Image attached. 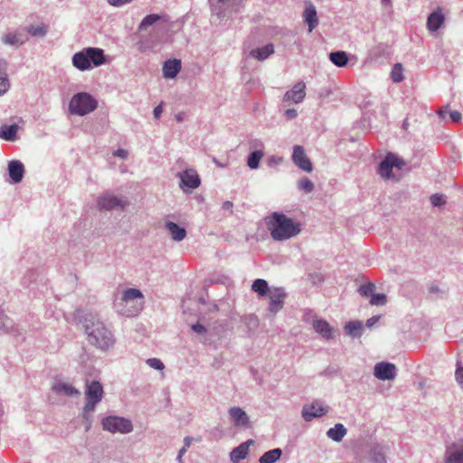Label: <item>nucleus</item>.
<instances>
[{
  "label": "nucleus",
  "instance_id": "nucleus-1",
  "mask_svg": "<svg viewBox=\"0 0 463 463\" xmlns=\"http://www.w3.org/2000/svg\"><path fill=\"white\" fill-rule=\"evenodd\" d=\"M79 322L82 324L90 345L101 350H109L115 344V337L97 315L83 310L77 311Z\"/></svg>",
  "mask_w": 463,
  "mask_h": 463
},
{
  "label": "nucleus",
  "instance_id": "nucleus-2",
  "mask_svg": "<svg viewBox=\"0 0 463 463\" xmlns=\"http://www.w3.org/2000/svg\"><path fill=\"white\" fill-rule=\"evenodd\" d=\"M265 224L274 241H283L296 237L301 232L298 222L288 217L283 213L274 212L265 217Z\"/></svg>",
  "mask_w": 463,
  "mask_h": 463
},
{
  "label": "nucleus",
  "instance_id": "nucleus-3",
  "mask_svg": "<svg viewBox=\"0 0 463 463\" xmlns=\"http://www.w3.org/2000/svg\"><path fill=\"white\" fill-rule=\"evenodd\" d=\"M106 62L102 49L95 47L84 48L72 56V64L78 70L84 71L92 67H99Z\"/></svg>",
  "mask_w": 463,
  "mask_h": 463
},
{
  "label": "nucleus",
  "instance_id": "nucleus-4",
  "mask_svg": "<svg viewBox=\"0 0 463 463\" xmlns=\"http://www.w3.org/2000/svg\"><path fill=\"white\" fill-rule=\"evenodd\" d=\"M103 394V386L99 381L86 383L85 395L87 402L83 408V418L87 421L90 422L91 413L94 411L97 404L101 402Z\"/></svg>",
  "mask_w": 463,
  "mask_h": 463
},
{
  "label": "nucleus",
  "instance_id": "nucleus-5",
  "mask_svg": "<svg viewBox=\"0 0 463 463\" xmlns=\"http://www.w3.org/2000/svg\"><path fill=\"white\" fill-rule=\"evenodd\" d=\"M97 105V100L90 94L79 92L71 98L69 109L73 115L84 116L94 111Z\"/></svg>",
  "mask_w": 463,
  "mask_h": 463
},
{
  "label": "nucleus",
  "instance_id": "nucleus-6",
  "mask_svg": "<svg viewBox=\"0 0 463 463\" xmlns=\"http://www.w3.org/2000/svg\"><path fill=\"white\" fill-rule=\"evenodd\" d=\"M102 428L111 433L128 434L133 430L130 420L119 416H108L102 420Z\"/></svg>",
  "mask_w": 463,
  "mask_h": 463
},
{
  "label": "nucleus",
  "instance_id": "nucleus-7",
  "mask_svg": "<svg viewBox=\"0 0 463 463\" xmlns=\"http://www.w3.org/2000/svg\"><path fill=\"white\" fill-rule=\"evenodd\" d=\"M143 298L142 292L137 288H128L123 291L120 298H116L113 301V309L120 316L131 317V313L124 312L121 308L122 302H128L129 305H133L135 299H140Z\"/></svg>",
  "mask_w": 463,
  "mask_h": 463
},
{
  "label": "nucleus",
  "instance_id": "nucleus-8",
  "mask_svg": "<svg viewBox=\"0 0 463 463\" xmlns=\"http://www.w3.org/2000/svg\"><path fill=\"white\" fill-rule=\"evenodd\" d=\"M97 204L99 209L101 211H112L116 209L124 210L128 205V201L122 200L121 198L109 193H106L98 198Z\"/></svg>",
  "mask_w": 463,
  "mask_h": 463
},
{
  "label": "nucleus",
  "instance_id": "nucleus-9",
  "mask_svg": "<svg viewBox=\"0 0 463 463\" xmlns=\"http://www.w3.org/2000/svg\"><path fill=\"white\" fill-rule=\"evenodd\" d=\"M230 420L235 428L248 430L251 428V422L247 412L241 407H231L228 411Z\"/></svg>",
  "mask_w": 463,
  "mask_h": 463
},
{
  "label": "nucleus",
  "instance_id": "nucleus-10",
  "mask_svg": "<svg viewBox=\"0 0 463 463\" xmlns=\"http://www.w3.org/2000/svg\"><path fill=\"white\" fill-rule=\"evenodd\" d=\"M269 298V311L276 314L283 308L287 293L283 288H271L267 295Z\"/></svg>",
  "mask_w": 463,
  "mask_h": 463
},
{
  "label": "nucleus",
  "instance_id": "nucleus-11",
  "mask_svg": "<svg viewBox=\"0 0 463 463\" xmlns=\"http://www.w3.org/2000/svg\"><path fill=\"white\" fill-rule=\"evenodd\" d=\"M328 412V408L324 406L319 401L312 402L310 405H305L301 415L306 421H311L315 418H319Z\"/></svg>",
  "mask_w": 463,
  "mask_h": 463
},
{
  "label": "nucleus",
  "instance_id": "nucleus-12",
  "mask_svg": "<svg viewBox=\"0 0 463 463\" xmlns=\"http://www.w3.org/2000/svg\"><path fill=\"white\" fill-rule=\"evenodd\" d=\"M177 176L180 179V187L184 190V187L188 189H196L201 184V179L197 172L189 168L183 172H179Z\"/></svg>",
  "mask_w": 463,
  "mask_h": 463
},
{
  "label": "nucleus",
  "instance_id": "nucleus-13",
  "mask_svg": "<svg viewBox=\"0 0 463 463\" xmlns=\"http://www.w3.org/2000/svg\"><path fill=\"white\" fill-rule=\"evenodd\" d=\"M293 163L301 170L310 173L313 171V165L309 158L306 156L303 146L296 145L293 147Z\"/></svg>",
  "mask_w": 463,
  "mask_h": 463
},
{
  "label": "nucleus",
  "instance_id": "nucleus-14",
  "mask_svg": "<svg viewBox=\"0 0 463 463\" xmlns=\"http://www.w3.org/2000/svg\"><path fill=\"white\" fill-rule=\"evenodd\" d=\"M397 368L395 364L388 362H381L374 366V376L382 381L393 380L396 376Z\"/></svg>",
  "mask_w": 463,
  "mask_h": 463
},
{
  "label": "nucleus",
  "instance_id": "nucleus-15",
  "mask_svg": "<svg viewBox=\"0 0 463 463\" xmlns=\"http://www.w3.org/2000/svg\"><path fill=\"white\" fill-rule=\"evenodd\" d=\"M389 448L382 443L370 445L367 456L371 463H387L386 454Z\"/></svg>",
  "mask_w": 463,
  "mask_h": 463
},
{
  "label": "nucleus",
  "instance_id": "nucleus-16",
  "mask_svg": "<svg viewBox=\"0 0 463 463\" xmlns=\"http://www.w3.org/2000/svg\"><path fill=\"white\" fill-rule=\"evenodd\" d=\"M306 84L303 81L297 82L291 90H288L283 97L284 102H301L306 96Z\"/></svg>",
  "mask_w": 463,
  "mask_h": 463
},
{
  "label": "nucleus",
  "instance_id": "nucleus-17",
  "mask_svg": "<svg viewBox=\"0 0 463 463\" xmlns=\"http://www.w3.org/2000/svg\"><path fill=\"white\" fill-rule=\"evenodd\" d=\"M2 40L5 44L17 48L24 43L28 40V37L24 31L18 30L5 34Z\"/></svg>",
  "mask_w": 463,
  "mask_h": 463
},
{
  "label": "nucleus",
  "instance_id": "nucleus-18",
  "mask_svg": "<svg viewBox=\"0 0 463 463\" xmlns=\"http://www.w3.org/2000/svg\"><path fill=\"white\" fill-rule=\"evenodd\" d=\"M8 174L14 184L23 180L24 175V164L19 160H12L8 163Z\"/></svg>",
  "mask_w": 463,
  "mask_h": 463
},
{
  "label": "nucleus",
  "instance_id": "nucleus-19",
  "mask_svg": "<svg viewBox=\"0 0 463 463\" xmlns=\"http://www.w3.org/2000/svg\"><path fill=\"white\" fill-rule=\"evenodd\" d=\"M395 161L394 155L389 153L379 164L378 174L383 179H390L392 176V168Z\"/></svg>",
  "mask_w": 463,
  "mask_h": 463
},
{
  "label": "nucleus",
  "instance_id": "nucleus-20",
  "mask_svg": "<svg viewBox=\"0 0 463 463\" xmlns=\"http://www.w3.org/2000/svg\"><path fill=\"white\" fill-rule=\"evenodd\" d=\"M182 68L181 61L178 59L167 60L163 64V75L165 79H174L180 72Z\"/></svg>",
  "mask_w": 463,
  "mask_h": 463
},
{
  "label": "nucleus",
  "instance_id": "nucleus-21",
  "mask_svg": "<svg viewBox=\"0 0 463 463\" xmlns=\"http://www.w3.org/2000/svg\"><path fill=\"white\" fill-rule=\"evenodd\" d=\"M304 22L308 26V32L311 33L318 24V18L316 7L309 3L303 13Z\"/></svg>",
  "mask_w": 463,
  "mask_h": 463
},
{
  "label": "nucleus",
  "instance_id": "nucleus-22",
  "mask_svg": "<svg viewBox=\"0 0 463 463\" xmlns=\"http://www.w3.org/2000/svg\"><path fill=\"white\" fill-rule=\"evenodd\" d=\"M314 330L326 340L334 338L333 328L325 319H315L313 321Z\"/></svg>",
  "mask_w": 463,
  "mask_h": 463
},
{
  "label": "nucleus",
  "instance_id": "nucleus-23",
  "mask_svg": "<svg viewBox=\"0 0 463 463\" xmlns=\"http://www.w3.org/2000/svg\"><path fill=\"white\" fill-rule=\"evenodd\" d=\"M447 463H463V445L452 444L446 451Z\"/></svg>",
  "mask_w": 463,
  "mask_h": 463
},
{
  "label": "nucleus",
  "instance_id": "nucleus-24",
  "mask_svg": "<svg viewBox=\"0 0 463 463\" xmlns=\"http://www.w3.org/2000/svg\"><path fill=\"white\" fill-rule=\"evenodd\" d=\"M445 17L440 10L432 12L427 19V28L430 32H437L444 24Z\"/></svg>",
  "mask_w": 463,
  "mask_h": 463
},
{
  "label": "nucleus",
  "instance_id": "nucleus-25",
  "mask_svg": "<svg viewBox=\"0 0 463 463\" xmlns=\"http://www.w3.org/2000/svg\"><path fill=\"white\" fill-rule=\"evenodd\" d=\"M165 229L168 231V232L171 235V238L175 241H183L186 236V231L184 228L179 226L174 222H165Z\"/></svg>",
  "mask_w": 463,
  "mask_h": 463
},
{
  "label": "nucleus",
  "instance_id": "nucleus-26",
  "mask_svg": "<svg viewBox=\"0 0 463 463\" xmlns=\"http://www.w3.org/2000/svg\"><path fill=\"white\" fill-rule=\"evenodd\" d=\"M10 88V81L7 75V62L0 58V97L3 96Z\"/></svg>",
  "mask_w": 463,
  "mask_h": 463
},
{
  "label": "nucleus",
  "instance_id": "nucleus-27",
  "mask_svg": "<svg viewBox=\"0 0 463 463\" xmlns=\"http://www.w3.org/2000/svg\"><path fill=\"white\" fill-rule=\"evenodd\" d=\"M345 332L351 337H360L364 331V326L362 321L353 320L349 321L345 325Z\"/></svg>",
  "mask_w": 463,
  "mask_h": 463
},
{
  "label": "nucleus",
  "instance_id": "nucleus-28",
  "mask_svg": "<svg viewBox=\"0 0 463 463\" xmlns=\"http://www.w3.org/2000/svg\"><path fill=\"white\" fill-rule=\"evenodd\" d=\"M274 52V46L271 43L266 44L261 48L252 49L250 52V56L258 60L264 61Z\"/></svg>",
  "mask_w": 463,
  "mask_h": 463
},
{
  "label": "nucleus",
  "instance_id": "nucleus-29",
  "mask_svg": "<svg viewBox=\"0 0 463 463\" xmlns=\"http://www.w3.org/2000/svg\"><path fill=\"white\" fill-rule=\"evenodd\" d=\"M347 430L342 423H336L326 431V436L335 442H340L346 435Z\"/></svg>",
  "mask_w": 463,
  "mask_h": 463
},
{
  "label": "nucleus",
  "instance_id": "nucleus-30",
  "mask_svg": "<svg viewBox=\"0 0 463 463\" xmlns=\"http://www.w3.org/2000/svg\"><path fill=\"white\" fill-rule=\"evenodd\" d=\"M135 46L139 52L143 53L152 50L155 47V43L151 36L140 34Z\"/></svg>",
  "mask_w": 463,
  "mask_h": 463
},
{
  "label": "nucleus",
  "instance_id": "nucleus-31",
  "mask_svg": "<svg viewBox=\"0 0 463 463\" xmlns=\"http://www.w3.org/2000/svg\"><path fill=\"white\" fill-rule=\"evenodd\" d=\"M330 61L336 67L343 68L348 62V55L344 51H335L329 53Z\"/></svg>",
  "mask_w": 463,
  "mask_h": 463
},
{
  "label": "nucleus",
  "instance_id": "nucleus-32",
  "mask_svg": "<svg viewBox=\"0 0 463 463\" xmlns=\"http://www.w3.org/2000/svg\"><path fill=\"white\" fill-rule=\"evenodd\" d=\"M52 390L57 393H62L66 396L73 397L80 395V392L73 386L64 383H57L52 386Z\"/></svg>",
  "mask_w": 463,
  "mask_h": 463
},
{
  "label": "nucleus",
  "instance_id": "nucleus-33",
  "mask_svg": "<svg viewBox=\"0 0 463 463\" xmlns=\"http://www.w3.org/2000/svg\"><path fill=\"white\" fill-rule=\"evenodd\" d=\"M18 126L15 124L5 125L0 128V138L14 141L16 138Z\"/></svg>",
  "mask_w": 463,
  "mask_h": 463
},
{
  "label": "nucleus",
  "instance_id": "nucleus-34",
  "mask_svg": "<svg viewBox=\"0 0 463 463\" xmlns=\"http://www.w3.org/2000/svg\"><path fill=\"white\" fill-rule=\"evenodd\" d=\"M282 456V449L276 448L265 452L260 458L259 463H275Z\"/></svg>",
  "mask_w": 463,
  "mask_h": 463
},
{
  "label": "nucleus",
  "instance_id": "nucleus-35",
  "mask_svg": "<svg viewBox=\"0 0 463 463\" xmlns=\"http://www.w3.org/2000/svg\"><path fill=\"white\" fill-rule=\"evenodd\" d=\"M251 289L259 296L264 297L270 292L271 288L269 287L267 280L263 279H257L252 282Z\"/></svg>",
  "mask_w": 463,
  "mask_h": 463
},
{
  "label": "nucleus",
  "instance_id": "nucleus-36",
  "mask_svg": "<svg viewBox=\"0 0 463 463\" xmlns=\"http://www.w3.org/2000/svg\"><path fill=\"white\" fill-rule=\"evenodd\" d=\"M248 453L246 443H241L232 450L230 457L232 461L238 463L240 460L244 459Z\"/></svg>",
  "mask_w": 463,
  "mask_h": 463
},
{
  "label": "nucleus",
  "instance_id": "nucleus-37",
  "mask_svg": "<svg viewBox=\"0 0 463 463\" xmlns=\"http://www.w3.org/2000/svg\"><path fill=\"white\" fill-rule=\"evenodd\" d=\"M264 153L261 150H254L248 156L247 165L250 169H257L260 166V162L263 157Z\"/></svg>",
  "mask_w": 463,
  "mask_h": 463
},
{
  "label": "nucleus",
  "instance_id": "nucleus-38",
  "mask_svg": "<svg viewBox=\"0 0 463 463\" xmlns=\"http://www.w3.org/2000/svg\"><path fill=\"white\" fill-rule=\"evenodd\" d=\"M161 19H162V16L157 14H151L146 15L138 25V31L142 32V31L146 30V28L155 24L156 22L160 21Z\"/></svg>",
  "mask_w": 463,
  "mask_h": 463
},
{
  "label": "nucleus",
  "instance_id": "nucleus-39",
  "mask_svg": "<svg viewBox=\"0 0 463 463\" xmlns=\"http://www.w3.org/2000/svg\"><path fill=\"white\" fill-rule=\"evenodd\" d=\"M25 31L33 37H43L47 33V28L43 24L29 25L25 28Z\"/></svg>",
  "mask_w": 463,
  "mask_h": 463
},
{
  "label": "nucleus",
  "instance_id": "nucleus-40",
  "mask_svg": "<svg viewBox=\"0 0 463 463\" xmlns=\"http://www.w3.org/2000/svg\"><path fill=\"white\" fill-rule=\"evenodd\" d=\"M449 107V105H447L445 108L443 109H440L439 111H438V114L439 116L441 118H446V115L449 114V118L450 119L453 121V122H459L460 119H461V114L460 112L457 111V110H454V111H448L447 110V108Z\"/></svg>",
  "mask_w": 463,
  "mask_h": 463
},
{
  "label": "nucleus",
  "instance_id": "nucleus-41",
  "mask_svg": "<svg viewBox=\"0 0 463 463\" xmlns=\"http://www.w3.org/2000/svg\"><path fill=\"white\" fill-rule=\"evenodd\" d=\"M402 72H403L402 65L401 63L394 64V66L392 70V72H391V77H392V81L395 83H399V82L402 81V80L404 79Z\"/></svg>",
  "mask_w": 463,
  "mask_h": 463
},
{
  "label": "nucleus",
  "instance_id": "nucleus-42",
  "mask_svg": "<svg viewBox=\"0 0 463 463\" xmlns=\"http://www.w3.org/2000/svg\"><path fill=\"white\" fill-rule=\"evenodd\" d=\"M298 187L300 191H303L306 194H309L314 190L315 186L313 182L309 178L303 177L298 181Z\"/></svg>",
  "mask_w": 463,
  "mask_h": 463
},
{
  "label": "nucleus",
  "instance_id": "nucleus-43",
  "mask_svg": "<svg viewBox=\"0 0 463 463\" xmlns=\"http://www.w3.org/2000/svg\"><path fill=\"white\" fill-rule=\"evenodd\" d=\"M374 289H375V285L372 282H367L359 287L358 292L363 297H369V296L372 297Z\"/></svg>",
  "mask_w": 463,
  "mask_h": 463
},
{
  "label": "nucleus",
  "instance_id": "nucleus-44",
  "mask_svg": "<svg viewBox=\"0 0 463 463\" xmlns=\"http://www.w3.org/2000/svg\"><path fill=\"white\" fill-rule=\"evenodd\" d=\"M387 302L386 295L383 293H373L370 299L372 306H383Z\"/></svg>",
  "mask_w": 463,
  "mask_h": 463
},
{
  "label": "nucleus",
  "instance_id": "nucleus-45",
  "mask_svg": "<svg viewBox=\"0 0 463 463\" xmlns=\"http://www.w3.org/2000/svg\"><path fill=\"white\" fill-rule=\"evenodd\" d=\"M455 379L463 391V364L460 360L456 363Z\"/></svg>",
  "mask_w": 463,
  "mask_h": 463
},
{
  "label": "nucleus",
  "instance_id": "nucleus-46",
  "mask_svg": "<svg viewBox=\"0 0 463 463\" xmlns=\"http://www.w3.org/2000/svg\"><path fill=\"white\" fill-rule=\"evenodd\" d=\"M431 204L434 207L442 206L446 203V198L443 194H434L430 198Z\"/></svg>",
  "mask_w": 463,
  "mask_h": 463
},
{
  "label": "nucleus",
  "instance_id": "nucleus-47",
  "mask_svg": "<svg viewBox=\"0 0 463 463\" xmlns=\"http://www.w3.org/2000/svg\"><path fill=\"white\" fill-rule=\"evenodd\" d=\"M121 308L125 312L131 313V317H135L137 315L139 308L137 307L135 305H129L128 302H122Z\"/></svg>",
  "mask_w": 463,
  "mask_h": 463
},
{
  "label": "nucleus",
  "instance_id": "nucleus-48",
  "mask_svg": "<svg viewBox=\"0 0 463 463\" xmlns=\"http://www.w3.org/2000/svg\"><path fill=\"white\" fill-rule=\"evenodd\" d=\"M146 363L151 368L156 370H163L165 368L163 362L157 358H150Z\"/></svg>",
  "mask_w": 463,
  "mask_h": 463
},
{
  "label": "nucleus",
  "instance_id": "nucleus-49",
  "mask_svg": "<svg viewBox=\"0 0 463 463\" xmlns=\"http://www.w3.org/2000/svg\"><path fill=\"white\" fill-rule=\"evenodd\" d=\"M191 328H192V330L194 333H196L198 335H203V334H205L207 332L206 327L203 325H202V324H200L198 322L194 324V325H192Z\"/></svg>",
  "mask_w": 463,
  "mask_h": 463
},
{
  "label": "nucleus",
  "instance_id": "nucleus-50",
  "mask_svg": "<svg viewBox=\"0 0 463 463\" xmlns=\"http://www.w3.org/2000/svg\"><path fill=\"white\" fill-rule=\"evenodd\" d=\"M131 1L132 0H108V3L112 6L119 7L130 3Z\"/></svg>",
  "mask_w": 463,
  "mask_h": 463
},
{
  "label": "nucleus",
  "instance_id": "nucleus-51",
  "mask_svg": "<svg viewBox=\"0 0 463 463\" xmlns=\"http://www.w3.org/2000/svg\"><path fill=\"white\" fill-rule=\"evenodd\" d=\"M381 318V316H373L372 317L368 318L366 320V326L367 327H373Z\"/></svg>",
  "mask_w": 463,
  "mask_h": 463
},
{
  "label": "nucleus",
  "instance_id": "nucleus-52",
  "mask_svg": "<svg viewBox=\"0 0 463 463\" xmlns=\"http://www.w3.org/2000/svg\"><path fill=\"white\" fill-rule=\"evenodd\" d=\"M285 117L288 118V119H294L297 118L298 116V112L295 109H288L285 111Z\"/></svg>",
  "mask_w": 463,
  "mask_h": 463
},
{
  "label": "nucleus",
  "instance_id": "nucleus-53",
  "mask_svg": "<svg viewBox=\"0 0 463 463\" xmlns=\"http://www.w3.org/2000/svg\"><path fill=\"white\" fill-rule=\"evenodd\" d=\"M282 162V157L272 156L269 158L268 164L269 166L279 165Z\"/></svg>",
  "mask_w": 463,
  "mask_h": 463
},
{
  "label": "nucleus",
  "instance_id": "nucleus-54",
  "mask_svg": "<svg viewBox=\"0 0 463 463\" xmlns=\"http://www.w3.org/2000/svg\"><path fill=\"white\" fill-rule=\"evenodd\" d=\"M213 162L214 163V165L218 167H221V168H225L228 166V161L225 160V161H220L218 160L216 157H213Z\"/></svg>",
  "mask_w": 463,
  "mask_h": 463
},
{
  "label": "nucleus",
  "instance_id": "nucleus-55",
  "mask_svg": "<svg viewBox=\"0 0 463 463\" xmlns=\"http://www.w3.org/2000/svg\"><path fill=\"white\" fill-rule=\"evenodd\" d=\"M394 159L396 160L394 162L393 167H396L398 169H402L405 165V161L402 158H399L394 156Z\"/></svg>",
  "mask_w": 463,
  "mask_h": 463
},
{
  "label": "nucleus",
  "instance_id": "nucleus-56",
  "mask_svg": "<svg viewBox=\"0 0 463 463\" xmlns=\"http://www.w3.org/2000/svg\"><path fill=\"white\" fill-rule=\"evenodd\" d=\"M222 210L228 211L232 213L233 203L231 201H225L222 206Z\"/></svg>",
  "mask_w": 463,
  "mask_h": 463
},
{
  "label": "nucleus",
  "instance_id": "nucleus-57",
  "mask_svg": "<svg viewBox=\"0 0 463 463\" xmlns=\"http://www.w3.org/2000/svg\"><path fill=\"white\" fill-rule=\"evenodd\" d=\"M114 156L126 158L128 156V152L125 149L118 148L114 152Z\"/></svg>",
  "mask_w": 463,
  "mask_h": 463
},
{
  "label": "nucleus",
  "instance_id": "nucleus-58",
  "mask_svg": "<svg viewBox=\"0 0 463 463\" xmlns=\"http://www.w3.org/2000/svg\"><path fill=\"white\" fill-rule=\"evenodd\" d=\"M163 112L162 105H158L154 109L153 114L156 118H159Z\"/></svg>",
  "mask_w": 463,
  "mask_h": 463
},
{
  "label": "nucleus",
  "instance_id": "nucleus-59",
  "mask_svg": "<svg viewBox=\"0 0 463 463\" xmlns=\"http://www.w3.org/2000/svg\"><path fill=\"white\" fill-rule=\"evenodd\" d=\"M248 320H249V322H248L249 325H253L254 326H257L259 324L258 318L255 316H252V315L249 316Z\"/></svg>",
  "mask_w": 463,
  "mask_h": 463
},
{
  "label": "nucleus",
  "instance_id": "nucleus-60",
  "mask_svg": "<svg viewBox=\"0 0 463 463\" xmlns=\"http://www.w3.org/2000/svg\"><path fill=\"white\" fill-rule=\"evenodd\" d=\"M186 452V448L185 447H183L179 452H178V455H177V458H176V460L179 462V463H182V457L184 455V453Z\"/></svg>",
  "mask_w": 463,
  "mask_h": 463
},
{
  "label": "nucleus",
  "instance_id": "nucleus-61",
  "mask_svg": "<svg viewBox=\"0 0 463 463\" xmlns=\"http://www.w3.org/2000/svg\"><path fill=\"white\" fill-rule=\"evenodd\" d=\"M192 440H193V439L191 437H189V436L185 437L184 439V447H185V448L189 447L192 443Z\"/></svg>",
  "mask_w": 463,
  "mask_h": 463
},
{
  "label": "nucleus",
  "instance_id": "nucleus-62",
  "mask_svg": "<svg viewBox=\"0 0 463 463\" xmlns=\"http://www.w3.org/2000/svg\"><path fill=\"white\" fill-rule=\"evenodd\" d=\"M439 287H438V286H431V287L430 288V293H436V292H439Z\"/></svg>",
  "mask_w": 463,
  "mask_h": 463
},
{
  "label": "nucleus",
  "instance_id": "nucleus-63",
  "mask_svg": "<svg viewBox=\"0 0 463 463\" xmlns=\"http://www.w3.org/2000/svg\"><path fill=\"white\" fill-rule=\"evenodd\" d=\"M409 128V122L408 119H404L402 122V128L407 129Z\"/></svg>",
  "mask_w": 463,
  "mask_h": 463
},
{
  "label": "nucleus",
  "instance_id": "nucleus-64",
  "mask_svg": "<svg viewBox=\"0 0 463 463\" xmlns=\"http://www.w3.org/2000/svg\"><path fill=\"white\" fill-rule=\"evenodd\" d=\"M253 440L252 439H248L247 441H245L244 443H246V446H247V450L249 451V446L253 444Z\"/></svg>",
  "mask_w": 463,
  "mask_h": 463
}]
</instances>
